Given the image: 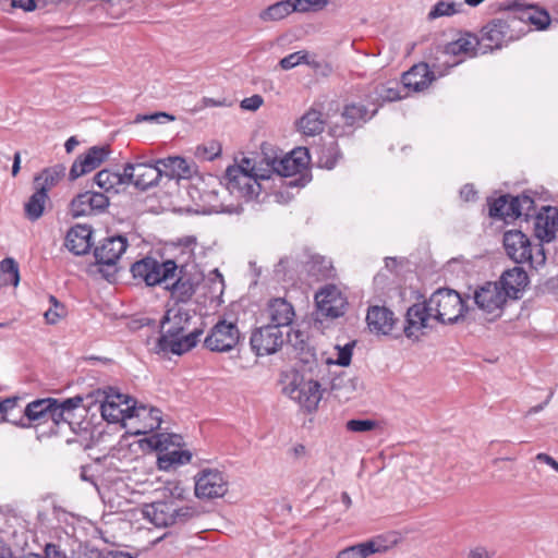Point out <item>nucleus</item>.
<instances>
[{"mask_svg":"<svg viewBox=\"0 0 558 558\" xmlns=\"http://www.w3.org/2000/svg\"><path fill=\"white\" fill-rule=\"evenodd\" d=\"M356 342L351 341L345 343L343 347L337 345L336 349L338 350V356L336 361H328V363H332L342 367H347L350 365L352 360V353L353 349L355 347Z\"/></svg>","mask_w":558,"mask_h":558,"instance_id":"nucleus-56","label":"nucleus"},{"mask_svg":"<svg viewBox=\"0 0 558 558\" xmlns=\"http://www.w3.org/2000/svg\"><path fill=\"white\" fill-rule=\"evenodd\" d=\"M519 21L509 14L505 19H493L480 32V49L482 53L493 52L507 47L510 43L523 37L522 28L517 27Z\"/></svg>","mask_w":558,"mask_h":558,"instance_id":"nucleus-4","label":"nucleus"},{"mask_svg":"<svg viewBox=\"0 0 558 558\" xmlns=\"http://www.w3.org/2000/svg\"><path fill=\"white\" fill-rule=\"evenodd\" d=\"M473 301L482 312L499 317L507 298L497 282H486L474 291Z\"/></svg>","mask_w":558,"mask_h":558,"instance_id":"nucleus-18","label":"nucleus"},{"mask_svg":"<svg viewBox=\"0 0 558 558\" xmlns=\"http://www.w3.org/2000/svg\"><path fill=\"white\" fill-rule=\"evenodd\" d=\"M223 180L230 195L245 202L256 198L263 190V180L243 172L240 168H227Z\"/></svg>","mask_w":558,"mask_h":558,"instance_id":"nucleus-11","label":"nucleus"},{"mask_svg":"<svg viewBox=\"0 0 558 558\" xmlns=\"http://www.w3.org/2000/svg\"><path fill=\"white\" fill-rule=\"evenodd\" d=\"M198 279L196 276L187 274L184 266L178 267L177 276L169 281L165 289L170 291L171 298L177 303H186L196 292Z\"/></svg>","mask_w":558,"mask_h":558,"instance_id":"nucleus-24","label":"nucleus"},{"mask_svg":"<svg viewBox=\"0 0 558 558\" xmlns=\"http://www.w3.org/2000/svg\"><path fill=\"white\" fill-rule=\"evenodd\" d=\"M311 148L307 147H298L293 149L289 155L296 159V161H302V167L306 169L307 165L311 161Z\"/></svg>","mask_w":558,"mask_h":558,"instance_id":"nucleus-64","label":"nucleus"},{"mask_svg":"<svg viewBox=\"0 0 558 558\" xmlns=\"http://www.w3.org/2000/svg\"><path fill=\"white\" fill-rule=\"evenodd\" d=\"M228 492V481L217 469H204L195 476V495L199 499H215Z\"/></svg>","mask_w":558,"mask_h":558,"instance_id":"nucleus-16","label":"nucleus"},{"mask_svg":"<svg viewBox=\"0 0 558 558\" xmlns=\"http://www.w3.org/2000/svg\"><path fill=\"white\" fill-rule=\"evenodd\" d=\"M529 282V276L524 268L514 266L505 270L497 283L507 299L518 300L522 296Z\"/></svg>","mask_w":558,"mask_h":558,"instance_id":"nucleus-26","label":"nucleus"},{"mask_svg":"<svg viewBox=\"0 0 558 558\" xmlns=\"http://www.w3.org/2000/svg\"><path fill=\"white\" fill-rule=\"evenodd\" d=\"M136 556L123 550L101 551L97 548H85L80 558H136Z\"/></svg>","mask_w":558,"mask_h":558,"instance_id":"nucleus-53","label":"nucleus"},{"mask_svg":"<svg viewBox=\"0 0 558 558\" xmlns=\"http://www.w3.org/2000/svg\"><path fill=\"white\" fill-rule=\"evenodd\" d=\"M300 264L298 259L291 256H286L280 258L275 271L277 275L282 274L283 277H287L292 271L296 272Z\"/></svg>","mask_w":558,"mask_h":558,"instance_id":"nucleus-59","label":"nucleus"},{"mask_svg":"<svg viewBox=\"0 0 558 558\" xmlns=\"http://www.w3.org/2000/svg\"><path fill=\"white\" fill-rule=\"evenodd\" d=\"M65 167L63 165H56L53 167L45 168L39 174L34 178V187H44L45 193L57 185V183L64 175Z\"/></svg>","mask_w":558,"mask_h":558,"instance_id":"nucleus-41","label":"nucleus"},{"mask_svg":"<svg viewBox=\"0 0 558 558\" xmlns=\"http://www.w3.org/2000/svg\"><path fill=\"white\" fill-rule=\"evenodd\" d=\"M511 197L512 196L510 194H506L489 203V216L492 218H514V215L510 214V210L508 209Z\"/></svg>","mask_w":558,"mask_h":558,"instance_id":"nucleus-50","label":"nucleus"},{"mask_svg":"<svg viewBox=\"0 0 558 558\" xmlns=\"http://www.w3.org/2000/svg\"><path fill=\"white\" fill-rule=\"evenodd\" d=\"M192 459L190 450H182L180 447L173 450H163L159 452L157 464L160 470L169 471L172 468L184 465Z\"/></svg>","mask_w":558,"mask_h":558,"instance_id":"nucleus-40","label":"nucleus"},{"mask_svg":"<svg viewBox=\"0 0 558 558\" xmlns=\"http://www.w3.org/2000/svg\"><path fill=\"white\" fill-rule=\"evenodd\" d=\"M228 168H240L243 172L254 174L255 178L267 181L271 178V163L266 162V168L257 166V157H243L239 165L229 166Z\"/></svg>","mask_w":558,"mask_h":558,"instance_id":"nucleus-45","label":"nucleus"},{"mask_svg":"<svg viewBox=\"0 0 558 558\" xmlns=\"http://www.w3.org/2000/svg\"><path fill=\"white\" fill-rule=\"evenodd\" d=\"M295 12L292 0L278 1L259 13V17L263 21H280Z\"/></svg>","mask_w":558,"mask_h":558,"instance_id":"nucleus-44","label":"nucleus"},{"mask_svg":"<svg viewBox=\"0 0 558 558\" xmlns=\"http://www.w3.org/2000/svg\"><path fill=\"white\" fill-rule=\"evenodd\" d=\"M20 400L21 399L19 397L0 400V422H8L7 420H3V417L12 418V411Z\"/></svg>","mask_w":558,"mask_h":558,"instance_id":"nucleus-61","label":"nucleus"},{"mask_svg":"<svg viewBox=\"0 0 558 558\" xmlns=\"http://www.w3.org/2000/svg\"><path fill=\"white\" fill-rule=\"evenodd\" d=\"M93 229L87 225H76L72 227L65 236V246L74 255H84L92 247Z\"/></svg>","mask_w":558,"mask_h":558,"instance_id":"nucleus-30","label":"nucleus"},{"mask_svg":"<svg viewBox=\"0 0 558 558\" xmlns=\"http://www.w3.org/2000/svg\"><path fill=\"white\" fill-rule=\"evenodd\" d=\"M143 515L156 527L181 526L201 515L195 506L179 507L173 500H160L143 508Z\"/></svg>","mask_w":558,"mask_h":558,"instance_id":"nucleus-5","label":"nucleus"},{"mask_svg":"<svg viewBox=\"0 0 558 558\" xmlns=\"http://www.w3.org/2000/svg\"><path fill=\"white\" fill-rule=\"evenodd\" d=\"M378 426V422L375 420H360L353 418L349 420L345 424V427L349 432L353 433H366L375 429Z\"/></svg>","mask_w":558,"mask_h":558,"instance_id":"nucleus-57","label":"nucleus"},{"mask_svg":"<svg viewBox=\"0 0 558 558\" xmlns=\"http://www.w3.org/2000/svg\"><path fill=\"white\" fill-rule=\"evenodd\" d=\"M109 206V196L105 193L85 191L77 194L70 204L73 217L89 216L102 213Z\"/></svg>","mask_w":558,"mask_h":558,"instance_id":"nucleus-22","label":"nucleus"},{"mask_svg":"<svg viewBox=\"0 0 558 558\" xmlns=\"http://www.w3.org/2000/svg\"><path fill=\"white\" fill-rule=\"evenodd\" d=\"M93 398L100 402L101 416L109 423L141 417V412L146 411L145 404H138L136 399L117 391L113 387L97 389L86 396L87 400Z\"/></svg>","mask_w":558,"mask_h":558,"instance_id":"nucleus-2","label":"nucleus"},{"mask_svg":"<svg viewBox=\"0 0 558 558\" xmlns=\"http://www.w3.org/2000/svg\"><path fill=\"white\" fill-rule=\"evenodd\" d=\"M480 48L478 36L471 33H465L457 40L450 41L444 47L438 46L436 48V58H439V63L446 73L451 69L460 64L463 59H457L461 54L470 57L476 56V48Z\"/></svg>","mask_w":558,"mask_h":558,"instance_id":"nucleus-10","label":"nucleus"},{"mask_svg":"<svg viewBox=\"0 0 558 558\" xmlns=\"http://www.w3.org/2000/svg\"><path fill=\"white\" fill-rule=\"evenodd\" d=\"M158 168L161 172V180L166 178L170 180L191 179L196 171L195 163L189 162L180 156H169L167 158L156 159Z\"/></svg>","mask_w":558,"mask_h":558,"instance_id":"nucleus-25","label":"nucleus"},{"mask_svg":"<svg viewBox=\"0 0 558 558\" xmlns=\"http://www.w3.org/2000/svg\"><path fill=\"white\" fill-rule=\"evenodd\" d=\"M296 12L318 11L328 4V0H292Z\"/></svg>","mask_w":558,"mask_h":558,"instance_id":"nucleus-58","label":"nucleus"},{"mask_svg":"<svg viewBox=\"0 0 558 558\" xmlns=\"http://www.w3.org/2000/svg\"><path fill=\"white\" fill-rule=\"evenodd\" d=\"M284 390L292 400L300 403L301 407L312 412L317 409L322 399L320 384L317 380H304L294 378Z\"/></svg>","mask_w":558,"mask_h":558,"instance_id":"nucleus-19","label":"nucleus"},{"mask_svg":"<svg viewBox=\"0 0 558 558\" xmlns=\"http://www.w3.org/2000/svg\"><path fill=\"white\" fill-rule=\"evenodd\" d=\"M376 114L377 108L369 109L367 105L356 101L347 102L341 111L343 124L331 125L329 134L335 138L350 135L356 129L363 128Z\"/></svg>","mask_w":558,"mask_h":558,"instance_id":"nucleus-9","label":"nucleus"},{"mask_svg":"<svg viewBox=\"0 0 558 558\" xmlns=\"http://www.w3.org/2000/svg\"><path fill=\"white\" fill-rule=\"evenodd\" d=\"M502 245L507 256L515 264H529L536 270L546 264L544 246L532 245L530 238L519 229L505 231Z\"/></svg>","mask_w":558,"mask_h":558,"instance_id":"nucleus-3","label":"nucleus"},{"mask_svg":"<svg viewBox=\"0 0 558 558\" xmlns=\"http://www.w3.org/2000/svg\"><path fill=\"white\" fill-rule=\"evenodd\" d=\"M461 5V3L457 4L453 1L439 0L432 7L427 14V20L434 21L442 16H452L460 12Z\"/></svg>","mask_w":558,"mask_h":558,"instance_id":"nucleus-47","label":"nucleus"},{"mask_svg":"<svg viewBox=\"0 0 558 558\" xmlns=\"http://www.w3.org/2000/svg\"><path fill=\"white\" fill-rule=\"evenodd\" d=\"M83 400L84 398L77 395L72 398L64 399L62 401L58 400V405L60 407V409L63 410V412L71 416L72 411L78 408L82 404Z\"/></svg>","mask_w":558,"mask_h":558,"instance_id":"nucleus-62","label":"nucleus"},{"mask_svg":"<svg viewBox=\"0 0 558 558\" xmlns=\"http://www.w3.org/2000/svg\"><path fill=\"white\" fill-rule=\"evenodd\" d=\"M433 318L428 301L411 305L405 314L404 335L409 339H418L417 332L427 328L428 318Z\"/></svg>","mask_w":558,"mask_h":558,"instance_id":"nucleus-28","label":"nucleus"},{"mask_svg":"<svg viewBox=\"0 0 558 558\" xmlns=\"http://www.w3.org/2000/svg\"><path fill=\"white\" fill-rule=\"evenodd\" d=\"M0 271L8 276L5 279L7 283H11L16 287L20 282L19 264L12 257H5L0 262Z\"/></svg>","mask_w":558,"mask_h":558,"instance_id":"nucleus-52","label":"nucleus"},{"mask_svg":"<svg viewBox=\"0 0 558 558\" xmlns=\"http://www.w3.org/2000/svg\"><path fill=\"white\" fill-rule=\"evenodd\" d=\"M302 163L290 155L281 159L277 158V175L288 178L301 173L304 170Z\"/></svg>","mask_w":558,"mask_h":558,"instance_id":"nucleus-49","label":"nucleus"},{"mask_svg":"<svg viewBox=\"0 0 558 558\" xmlns=\"http://www.w3.org/2000/svg\"><path fill=\"white\" fill-rule=\"evenodd\" d=\"M48 201L49 196L45 193L44 187L35 189L34 193L24 204V215L26 219L32 222L39 220L44 215Z\"/></svg>","mask_w":558,"mask_h":558,"instance_id":"nucleus-39","label":"nucleus"},{"mask_svg":"<svg viewBox=\"0 0 558 558\" xmlns=\"http://www.w3.org/2000/svg\"><path fill=\"white\" fill-rule=\"evenodd\" d=\"M438 61L439 58H434L429 63L421 62L414 64L402 75L401 82L403 87L415 93L425 90L437 76L446 74V71L442 70Z\"/></svg>","mask_w":558,"mask_h":558,"instance_id":"nucleus-13","label":"nucleus"},{"mask_svg":"<svg viewBox=\"0 0 558 558\" xmlns=\"http://www.w3.org/2000/svg\"><path fill=\"white\" fill-rule=\"evenodd\" d=\"M267 313L271 322L270 325H276L278 328L289 326L295 315L292 304L283 298L269 300Z\"/></svg>","mask_w":558,"mask_h":558,"instance_id":"nucleus-32","label":"nucleus"},{"mask_svg":"<svg viewBox=\"0 0 558 558\" xmlns=\"http://www.w3.org/2000/svg\"><path fill=\"white\" fill-rule=\"evenodd\" d=\"M533 221V234L538 244L544 246L556 239L558 231V208L550 205L542 206L531 218Z\"/></svg>","mask_w":558,"mask_h":558,"instance_id":"nucleus-21","label":"nucleus"},{"mask_svg":"<svg viewBox=\"0 0 558 558\" xmlns=\"http://www.w3.org/2000/svg\"><path fill=\"white\" fill-rule=\"evenodd\" d=\"M433 318L441 324H457L470 311L466 300L456 290L439 288L427 300Z\"/></svg>","mask_w":558,"mask_h":558,"instance_id":"nucleus-6","label":"nucleus"},{"mask_svg":"<svg viewBox=\"0 0 558 558\" xmlns=\"http://www.w3.org/2000/svg\"><path fill=\"white\" fill-rule=\"evenodd\" d=\"M303 267L308 277L315 281L327 280L335 276L331 260L318 254L311 255Z\"/></svg>","mask_w":558,"mask_h":558,"instance_id":"nucleus-34","label":"nucleus"},{"mask_svg":"<svg viewBox=\"0 0 558 558\" xmlns=\"http://www.w3.org/2000/svg\"><path fill=\"white\" fill-rule=\"evenodd\" d=\"M155 269H153L151 287L167 286L169 281L173 280L177 276L178 265L173 259L159 262L155 258Z\"/></svg>","mask_w":558,"mask_h":558,"instance_id":"nucleus-42","label":"nucleus"},{"mask_svg":"<svg viewBox=\"0 0 558 558\" xmlns=\"http://www.w3.org/2000/svg\"><path fill=\"white\" fill-rule=\"evenodd\" d=\"M500 10L511 12V17L520 22L517 27L522 28L523 36L531 31L529 25L535 26L537 31H545L551 22L546 9L537 4H525L519 0L502 2Z\"/></svg>","mask_w":558,"mask_h":558,"instance_id":"nucleus-8","label":"nucleus"},{"mask_svg":"<svg viewBox=\"0 0 558 558\" xmlns=\"http://www.w3.org/2000/svg\"><path fill=\"white\" fill-rule=\"evenodd\" d=\"M283 343V332L276 325H266L256 328L250 338L252 351L258 356L276 353L281 349Z\"/></svg>","mask_w":558,"mask_h":558,"instance_id":"nucleus-17","label":"nucleus"},{"mask_svg":"<svg viewBox=\"0 0 558 558\" xmlns=\"http://www.w3.org/2000/svg\"><path fill=\"white\" fill-rule=\"evenodd\" d=\"M141 416L143 417H146L148 416L151 421V423L149 424V429L153 430L155 428H159L161 423H162V418H161V411L157 408H147L146 407V411L145 412H141Z\"/></svg>","mask_w":558,"mask_h":558,"instance_id":"nucleus-63","label":"nucleus"},{"mask_svg":"<svg viewBox=\"0 0 558 558\" xmlns=\"http://www.w3.org/2000/svg\"><path fill=\"white\" fill-rule=\"evenodd\" d=\"M286 340L293 348L302 363L310 364L316 360V349L311 344L307 332L292 329L287 333Z\"/></svg>","mask_w":558,"mask_h":558,"instance_id":"nucleus-31","label":"nucleus"},{"mask_svg":"<svg viewBox=\"0 0 558 558\" xmlns=\"http://www.w3.org/2000/svg\"><path fill=\"white\" fill-rule=\"evenodd\" d=\"M192 317L182 308H170L160 320L161 335L157 340V352L181 355L192 350L198 342L202 329L185 332Z\"/></svg>","mask_w":558,"mask_h":558,"instance_id":"nucleus-1","label":"nucleus"},{"mask_svg":"<svg viewBox=\"0 0 558 558\" xmlns=\"http://www.w3.org/2000/svg\"><path fill=\"white\" fill-rule=\"evenodd\" d=\"M111 150L108 145L106 146H93L88 150L80 155L73 162L69 179L74 181L80 177L92 172L98 168L110 155Z\"/></svg>","mask_w":558,"mask_h":558,"instance_id":"nucleus-23","label":"nucleus"},{"mask_svg":"<svg viewBox=\"0 0 558 558\" xmlns=\"http://www.w3.org/2000/svg\"><path fill=\"white\" fill-rule=\"evenodd\" d=\"M124 171L129 177V184H133L141 191L156 186L161 181V172L156 160L135 163L128 162L124 166Z\"/></svg>","mask_w":558,"mask_h":558,"instance_id":"nucleus-20","label":"nucleus"},{"mask_svg":"<svg viewBox=\"0 0 558 558\" xmlns=\"http://www.w3.org/2000/svg\"><path fill=\"white\" fill-rule=\"evenodd\" d=\"M155 258L146 256L140 260H136L131 265L130 271L133 279L138 282H144L147 287H151L153 281V269H155Z\"/></svg>","mask_w":558,"mask_h":558,"instance_id":"nucleus-43","label":"nucleus"},{"mask_svg":"<svg viewBox=\"0 0 558 558\" xmlns=\"http://www.w3.org/2000/svg\"><path fill=\"white\" fill-rule=\"evenodd\" d=\"M360 387V379L357 377H350L344 371L333 376L330 381V389L336 392L344 391L345 393H349L357 390Z\"/></svg>","mask_w":558,"mask_h":558,"instance_id":"nucleus-46","label":"nucleus"},{"mask_svg":"<svg viewBox=\"0 0 558 558\" xmlns=\"http://www.w3.org/2000/svg\"><path fill=\"white\" fill-rule=\"evenodd\" d=\"M49 421L51 422V426L49 427V435H57L58 428L62 424L71 425L70 415L63 412L62 409L58 405V399H54V405L51 407V412L49 413Z\"/></svg>","mask_w":558,"mask_h":558,"instance_id":"nucleus-51","label":"nucleus"},{"mask_svg":"<svg viewBox=\"0 0 558 558\" xmlns=\"http://www.w3.org/2000/svg\"><path fill=\"white\" fill-rule=\"evenodd\" d=\"M175 118L172 114H169L167 112H155L151 114H137L134 118V123H142V122H157V123H166L170 121H174Z\"/></svg>","mask_w":558,"mask_h":558,"instance_id":"nucleus-60","label":"nucleus"},{"mask_svg":"<svg viewBox=\"0 0 558 558\" xmlns=\"http://www.w3.org/2000/svg\"><path fill=\"white\" fill-rule=\"evenodd\" d=\"M52 405H54V398L36 399L27 403L19 412L20 415L16 418L3 417V420L22 428L37 427L49 422V413Z\"/></svg>","mask_w":558,"mask_h":558,"instance_id":"nucleus-15","label":"nucleus"},{"mask_svg":"<svg viewBox=\"0 0 558 558\" xmlns=\"http://www.w3.org/2000/svg\"><path fill=\"white\" fill-rule=\"evenodd\" d=\"M311 149L317 157L318 167L328 170L333 169L342 156L336 141L328 144L313 146Z\"/></svg>","mask_w":558,"mask_h":558,"instance_id":"nucleus-38","label":"nucleus"},{"mask_svg":"<svg viewBox=\"0 0 558 558\" xmlns=\"http://www.w3.org/2000/svg\"><path fill=\"white\" fill-rule=\"evenodd\" d=\"M366 323L371 332L387 336L392 331L397 318L390 308L384 305H371L367 308Z\"/></svg>","mask_w":558,"mask_h":558,"instance_id":"nucleus-27","label":"nucleus"},{"mask_svg":"<svg viewBox=\"0 0 558 558\" xmlns=\"http://www.w3.org/2000/svg\"><path fill=\"white\" fill-rule=\"evenodd\" d=\"M316 316L336 319L345 314L348 299L335 286L327 284L315 293Z\"/></svg>","mask_w":558,"mask_h":558,"instance_id":"nucleus-14","label":"nucleus"},{"mask_svg":"<svg viewBox=\"0 0 558 558\" xmlns=\"http://www.w3.org/2000/svg\"><path fill=\"white\" fill-rule=\"evenodd\" d=\"M241 341V332L235 323L219 319L209 330L204 347L211 352H230Z\"/></svg>","mask_w":558,"mask_h":558,"instance_id":"nucleus-12","label":"nucleus"},{"mask_svg":"<svg viewBox=\"0 0 558 558\" xmlns=\"http://www.w3.org/2000/svg\"><path fill=\"white\" fill-rule=\"evenodd\" d=\"M398 83H380L374 86L372 93L366 96L368 105L379 108L384 102L396 101L401 99Z\"/></svg>","mask_w":558,"mask_h":558,"instance_id":"nucleus-35","label":"nucleus"},{"mask_svg":"<svg viewBox=\"0 0 558 558\" xmlns=\"http://www.w3.org/2000/svg\"><path fill=\"white\" fill-rule=\"evenodd\" d=\"M49 302L51 307L45 312L44 316L48 324L53 325L65 315V308L54 295H49Z\"/></svg>","mask_w":558,"mask_h":558,"instance_id":"nucleus-54","label":"nucleus"},{"mask_svg":"<svg viewBox=\"0 0 558 558\" xmlns=\"http://www.w3.org/2000/svg\"><path fill=\"white\" fill-rule=\"evenodd\" d=\"M325 123L323 112L312 107L298 120L296 125L305 135L315 136L324 131Z\"/></svg>","mask_w":558,"mask_h":558,"instance_id":"nucleus-37","label":"nucleus"},{"mask_svg":"<svg viewBox=\"0 0 558 558\" xmlns=\"http://www.w3.org/2000/svg\"><path fill=\"white\" fill-rule=\"evenodd\" d=\"M94 182L106 195L109 193L118 194L122 187L129 185V177L124 170L120 173L109 169H102L96 173Z\"/></svg>","mask_w":558,"mask_h":558,"instance_id":"nucleus-33","label":"nucleus"},{"mask_svg":"<svg viewBox=\"0 0 558 558\" xmlns=\"http://www.w3.org/2000/svg\"><path fill=\"white\" fill-rule=\"evenodd\" d=\"M129 246L128 238L122 234L107 236L94 248L95 265L106 280L114 281L118 260Z\"/></svg>","mask_w":558,"mask_h":558,"instance_id":"nucleus-7","label":"nucleus"},{"mask_svg":"<svg viewBox=\"0 0 558 558\" xmlns=\"http://www.w3.org/2000/svg\"><path fill=\"white\" fill-rule=\"evenodd\" d=\"M183 441L182 436L178 434H157L150 437L149 445L159 452L168 450L170 446L181 447Z\"/></svg>","mask_w":558,"mask_h":558,"instance_id":"nucleus-48","label":"nucleus"},{"mask_svg":"<svg viewBox=\"0 0 558 558\" xmlns=\"http://www.w3.org/2000/svg\"><path fill=\"white\" fill-rule=\"evenodd\" d=\"M508 209L510 214L514 215V218L523 217L526 222L537 213L531 192H523L520 195L512 196Z\"/></svg>","mask_w":558,"mask_h":558,"instance_id":"nucleus-36","label":"nucleus"},{"mask_svg":"<svg viewBox=\"0 0 558 558\" xmlns=\"http://www.w3.org/2000/svg\"><path fill=\"white\" fill-rule=\"evenodd\" d=\"M308 53L305 50L295 51L282 58L279 65L282 70H291L301 63L312 64L307 60Z\"/></svg>","mask_w":558,"mask_h":558,"instance_id":"nucleus-55","label":"nucleus"},{"mask_svg":"<svg viewBox=\"0 0 558 558\" xmlns=\"http://www.w3.org/2000/svg\"><path fill=\"white\" fill-rule=\"evenodd\" d=\"M393 544H389L384 537L378 536L341 549L336 558H367L374 554L387 553Z\"/></svg>","mask_w":558,"mask_h":558,"instance_id":"nucleus-29","label":"nucleus"}]
</instances>
